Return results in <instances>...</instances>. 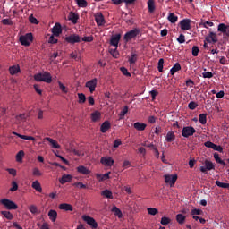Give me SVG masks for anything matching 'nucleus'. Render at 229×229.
Listing matches in <instances>:
<instances>
[{
  "mask_svg": "<svg viewBox=\"0 0 229 229\" xmlns=\"http://www.w3.org/2000/svg\"><path fill=\"white\" fill-rule=\"evenodd\" d=\"M165 140H166V142H174V140H176V135L174 134V131H168L166 133Z\"/></svg>",
  "mask_w": 229,
  "mask_h": 229,
  "instance_id": "23",
  "label": "nucleus"
},
{
  "mask_svg": "<svg viewBox=\"0 0 229 229\" xmlns=\"http://www.w3.org/2000/svg\"><path fill=\"white\" fill-rule=\"evenodd\" d=\"M168 21L172 24H174L175 22H178V16L174 15V13H170L168 15Z\"/></svg>",
  "mask_w": 229,
  "mask_h": 229,
  "instance_id": "39",
  "label": "nucleus"
},
{
  "mask_svg": "<svg viewBox=\"0 0 229 229\" xmlns=\"http://www.w3.org/2000/svg\"><path fill=\"white\" fill-rule=\"evenodd\" d=\"M17 189H19V185L17 184V182L15 181H13L12 188L10 189L11 192H15V191H17Z\"/></svg>",
  "mask_w": 229,
  "mask_h": 229,
  "instance_id": "58",
  "label": "nucleus"
},
{
  "mask_svg": "<svg viewBox=\"0 0 229 229\" xmlns=\"http://www.w3.org/2000/svg\"><path fill=\"white\" fill-rule=\"evenodd\" d=\"M82 42H93L94 41V37L93 36H87L83 37L81 38Z\"/></svg>",
  "mask_w": 229,
  "mask_h": 229,
  "instance_id": "59",
  "label": "nucleus"
},
{
  "mask_svg": "<svg viewBox=\"0 0 229 229\" xmlns=\"http://www.w3.org/2000/svg\"><path fill=\"white\" fill-rule=\"evenodd\" d=\"M45 140H47V142H49L50 146L54 148V149H60V144H58V142L56 141V140H53V138H49V137H46Z\"/></svg>",
  "mask_w": 229,
  "mask_h": 229,
  "instance_id": "19",
  "label": "nucleus"
},
{
  "mask_svg": "<svg viewBox=\"0 0 229 229\" xmlns=\"http://www.w3.org/2000/svg\"><path fill=\"white\" fill-rule=\"evenodd\" d=\"M77 172L80 173V174H90V170H89L87 167L83 165H80L77 167Z\"/></svg>",
  "mask_w": 229,
  "mask_h": 229,
  "instance_id": "29",
  "label": "nucleus"
},
{
  "mask_svg": "<svg viewBox=\"0 0 229 229\" xmlns=\"http://www.w3.org/2000/svg\"><path fill=\"white\" fill-rule=\"evenodd\" d=\"M127 114H128V106H125L119 114L120 119H124V115H126Z\"/></svg>",
  "mask_w": 229,
  "mask_h": 229,
  "instance_id": "49",
  "label": "nucleus"
},
{
  "mask_svg": "<svg viewBox=\"0 0 229 229\" xmlns=\"http://www.w3.org/2000/svg\"><path fill=\"white\" fill-rule=\"evenodd\" d=\"M109 53L113 56V58H119V51H117L116 47L115 49H110Z\"/></svg>",
  "mask_w": 229,
  "mask_h": 229,
  "instance_id": "51",
  "label": "nucleus"
},
{
  "mask_svg": "<svg viewBox=\"0 0 229 229\" xmlns=\"http://www.w3.org/2000/svg\"><path fill=\"white\" fill-rule=\"evenodd\" d=\"M191 21L190 19H183L180 21L181 30H183L184 31H189L191 30Z\"/></svg>",
  "mask_w": 229,
  "mask_h": 229,
  "instance_id": "14",
  "label": "nucleus"
},
{
  "mask_svg": "<svg viewBox=\"0 0 229 229\" xmlns=\"http://www.w3.org/2000/svg\"><path fill=\"white\" fill-rule=\"evenodd\" d=\"M52 33L54 37H60V35H62V25L60 23H55L52 28Z\"/></svg>",
  "mask_w": 229,
  "mask_h": 229,
  "instance_id": "15",
  "label": "nucleus"
},
{
  "mask_svg": "<svg viewBox=\"0 0 229 229\" xmlns=\"http://www.w3.org/2000/svg\"><path fill=\"white\" fill-rule=\"evenodd\" d=\"M121 72H123V74L124 76H128V77L131 76V73H130V72H128V69H126V68H124V67H122V68H121Z\"/></svg>",
  "mask_w": 229,
  "mask_h": 229,
  "instance_id": "64",
  "label": "nucleus"
},
{
  "mask_svg": "<svg viewBox=\"0 0 229 229\" xmlns=\"http://www.w3.org/2000/svg\"><path fill=\"white\" fill-rule=\"evenodd\" d=\"M111 212H113L114 216L119 217V219L123 217V211H121V209H119V208H117L116 206H113Z\"/></svg>",
  "mask_w": 229,
  "mask_h": 229,
  "instance_id": "27",
  "label": "nucleus"
},
{
  "mask_svg": "<svg viewBox=\"0 0 229 229\" xmlns=\"http://www.w3.org/2000/svg\"><path fill=\"white\" fill-rule=\"evenodd\" d=\"M87 89H89L90 93L92 94L96 90V87H98V79H93L86 82Z\"/></svg>",
  "mask_w": 229,
  "mask_h": 229,
  "instance_id": "12",
  "label": "nucleus"
},
{
  "mask_svg": "<svg viewBox=\"0 0 229 229\" xmlns=\"http://www.w3.org/2000/svg\"><path fill=\"white\" fill-rule=\"evenodd\" d=\"M101 196H104V198H107V199H114V195L112 193V191H110V190L102 191Z\"/></svg>",
  "mask_w": 229,
  "mask_h": 229,
  "instance_id": "28",
  "label": "nucleus"
},
{
  "mask_svg": "<svg viewBox=\"0 0 229 229\" xmlns=\"http://www.w3.org/2000/svg\"><path fill=\"white\" fill-rule=\"evenodd\" d=\"M95 17V22L98 26H105L106 21H105V16L103 15V13H97L94 14Z\"/></svg>",
  "mask_w": 229,
  "mask_h": 229,
  "instance_id": "8",
  "label": "nucleus"
},
{
  "mask_svg": "<svg viewBox=\"0 0 229 229\" xmlns=\"http://www.w3.org/2000/svg\"><path fill=\"white\" fill-rule=\"evenodd\" d=\"M29 210H30V213H32V214H34V215L38 214V208L37 206H35V205H30V206L29 207Z\"/></svg>",
  "mask_w": 229,
  "mask_h": 229,
  "instance_id": "52",
  "label": "nucleus"
},
{
  "mask_svg": "<svg viewBox=\"0 0 229 229\" xmlns=\"http://www.w3.org/2000/svg\"><path fill=\"white\" fill-rule=\"evenodd\" d=\"M160 223H161V225H163V226H167V225H169V223H171V218H169L167 216H163L161 218Z\"/></svg>",
  "mask_w": 229,
  "mask_h": 229,
  "instance_id": "44",
  "label": "nucleus"
},
{
  "mask_svg": "<svg viewBox=\"0 0 229 229\" xmlns=\"http://www.w3.org/2000/svg\"><path fill=\"white\" fill-rule=\"evenodd\" d=\"M188 108L190 110H196V108H198V103L191 101L188 104Z\"/></svg>",
  "mask_w": 229,
  "mask_h": 229,
  "instance_id": "54",
  "label": "nucleus"
},
{
  "mask_svg": "<svg viewBox=\"0 0 229 229\" xmlns=\"http://www.w3.org/2000/svg\"><path fill=\"white\" fill-rule=\"evenodd\" d=\"M9 72L11 76H15V74H18V72H21V67L19 64L13 65L9 67Z\"/></svg>",
  "mask_w": 229,
  "mask_h": 229,
  "instance_id": "25",
  "label": "nucleus"
},
{
  "mask_svg": "<svg viewBox=\"0 0 229 229\" xmlns=\"http://www.w3.org/2000/svg\"><path fill=\"white\" fill-rule=\"evenodd\" d=\"M138 58H139V55L137 54L131 52V57H129V59H128L130 65H133V64H136Z\"/></svg>",
  "mask_w": 229,
  "mask_h": 229,
  "instance_id": "31",
  "label": "nucleus"
},
{
  "mask_svg": "<svg viewBox=\"0 0 229 229\" xmlns=\"http://www.w3.org/2000/svg\"><path fill=\"white\" fill-rule=\"evenodd\" d=\"M133 127L138 131H144V130H146V128L148 127V124H146L144 123H140V122H136V123H134Z\"/></svg>",
  "mask_w": 229,
  "mask_h": 229,
  "instance_id": "21",
  "label": "nucleus"
},
{
  "mask_svg": "<svg viewBox=\"0 0 229 229\" xmlns=\"http://www.w3.org/2000/svg\"><path fill=\"white\" fill-rule=\"evenodd\" d=\"M32 189H35L38 192H42V186L38 181H34L32 182Z\"/></svg>",
  "mask_w": 229,
  "mask_h": 229,
  "instance_id": "38",
  "label": "nucleus"
},
{
  "mask_svg": "<svg viewBox=\"0 0 229 229\" xmlns=\"http://www.w3.org/2000/svg\"><path fill=\"white\" fill-rule=\"evenodd\" d=\"M59 89L62 90V92H64V94H67V87L64 85L61 81L58 82Z\"/></svg>",
  "mask_w": 229,
  "mask_h": 229,
  "instance_id": "62",
  "label": "nucleus"
},
{
  "mask_svg": "<svg viewBox=\"0 0 229 229\" xmlns=\"http://www.w3.org/2000/svg\"><path fill=\"white\" fill-rule=\"evenodd\" d=\"M178 71H182V65L180 64V63H176L170 70V74L172 76H174V74H176V72H178Z\"/></svg>",
  "mask_w": 229,
  "mask_h": 229,
  "instance_id": "26",
  "label": "nucleus"
},
{
  "mask_svg": "<svg viewBox=\"0 0 229 229\" xmlns=\"http://www.w3.org/2000/svg\"><path fill=\"white\" fill-rule=\"evenodd\" d=\"M35 81H44L45 83H51L53 81V77L51 73L45 72L43 73H38L34 75Z\"/></svg>",
  "mask_w": 229,
  "mask_h": 229,
  "instance_id": "1",
  "label": "nucleus"
},
{
  "mask_svg": "<svg viewBox=\"0 0 229 229\" xmlns=\"http://www.w3.org/2000/svg\"><path fill=\"white\" fill-rule=\"evenodd\" d=\"M202 77L203 78H214V73H212V72H202Z\"/></svg>",
  "mask_w": 229,
  "mask_h": 229,
  "instance_id": "57",
  "label": "nucleus"
},
{
  "mask_svg": "<svg viewBox=\"0 0 229 229\" xmlns=\"http://www.w3.org/2000/svg\"><path fill=\"white\" fill-rule=\"evenodd\" d=\"M100 162L101 164H103L104 165H106L107 167H112V165H114V161L110 157H102Z\"/></svg>",
  "mask_w": 229,
  "mask_h": 229,
  "instance_id": "16",
  "label": "nucleus"
},
{
  "mask_svg": "<svg viewBox=\"0 0 229 229\" xmlns=\"http://www.w3.org/2000/svg\"><path fill=\"white\" fill-rule=\"evenodd\" d=\"M78 98H79V103L81 105H83L87 101V97H85V94L83 93H78Z\"/></svg>",
  "mask_w": 229,
  "mask_h": 229,
  "instance_id": "46",
  "label": "nucleus"
},
{
  "mask_svg": "<svg viewBox=\"0 0 229 229\" xmlns=\"http://www.w3.org/2000/svg\"><path fill=\"white\" fill-rule=\"evenodd\" d=\"M65 42L68 44H80L81 42V38L78 34H71L65 38Z\"/></svg>",
  "mask_w": 229,
  "mask_h": 229,
  "instance_id": "7",
  "label": "nucleus"
},
{
  "mask_svg": "<svg viewBox=\"0 0 229 229\" xmlns=\"http://www.w3.org/2000/svg\"><path fill=\"white\" fill-rule=\"evenodd\" d=\"M48 217L52 223H55L58 217V212L55 209H50L48 212Z\"/></svg>",
  "mask_w": 229,
  "mask_h": 229,
  "instance_id": "24",
  "label": "nucleus"
},
{
  "mask_svg": "<svg viewBox=\"0 0 229 229\" xmlns=\"http://www.w3.org/2000/svg\"><path fill=\"white\" fill-rule=\"evenodd\" d=\"M157 71L159 72H164V59L163 58L159 59V61L157 63Z\"/></svg>",
  "mask_w": 229,
  "mask_h": 229,
  "instance_id": "45",
  "label": "nucleus"
},
{
  "mask_svg": "<svg viewBox=\"0 0 229 229\" xmlns=\"http://www.w3.org/2000/svg\"><path fill=\"white\" fill-rule=\"evenodd\" d=\"M78 19H80V16L76 14V13H72V12L70 13L69 21H71L72 24H76L78 22Z\"/></svg>",
  "mask_w": 229,
  "mask_h": 229,
  "instance_id": "30",
  "label": "nucleus"
},
{
  "mask_svg": "<svg viewBox=\"0 0 229 229\" xmlns=\"http://www.w3.org/2000/svg\"><path fill=\"white\" fill-rule=\"evenodd\" d=\"M196 133V129L192 126H186L183 127L182 130V135L185 138L188 139V137H192Z\"/></svg>",
  "mask_w": 229,
  "mask_h": 229,
  "instance_id": "6",
  "label": "nucleus"
},
{
  "mask_svg": "<svg viewBox=\"0 0 229 229\" xmlns=\"http://www.w3.org/2000/svg\"><path fill=\"white\" fill-rule=\"evenodd\" d=\"M147 4H148L149 13H153V12H155V8H156L155 7V0H148Z\"/></svg>",
  "mask_w": 229,
  "mask_h": 229,
  "instance_id": "37",
  "label": "nucleus"
},
{
  "mask_svg": "<svg viewBox=\"0 0 229 229\" xmlns=\"http://www.w3.org/2000/svg\"><path fill=\"white\" fill-rule=\"evenodd\" d=\"M112 127V125L110 124V122L108 121H105L101 126H100V131L101 133H106L110 128Z\"/></svg>",
  "mask_w": 229,
  "mask_h": 229,
  "instance_id": "22",
  "label": "nucleus"
},
{
  "mask_svg": "<svg viewBox=\"0 0 229 229\" xmlns=\"http://www.w3.org/2000/svg\"><path fill=\"white\" fill-rule=\"evenodd\" d=\"M140 34V29L134 28L124 34L123 40H125V42H130V40H132V38H135Z\"/></svg>",
  "mask_w": 229,
  "mask_h": 229,
  "instance_id": "2",
  "label": "nucleus"
},
{
  "mask_svg": "<svg viewBox=\"0 0 229 229\" xmlns=\"http://www.w3.org/2000/svg\"><path fill=\"white\" fill-rule=\"evenodd\" d=\"M214 158H215V161L216 162V164H220V165L226 167V162H225V160L221 159V157H219V155L216 152L214 154Z\"/></svg>",
  "mask_w": 229,
  "mask_h": 229,
  "instance_id": "33",
  "label": "nucleus"
},
{
  "mask_svg": "<svg viewBox=\"0 0 229 229\" xmlns=\"http://www.w3.org/2000/svg\"><path fill=\"white\" fill-rule=\"evenodd\" d=\"M83 221L87 223L89 226H92V228H98V222L93 217H90L89 216H82Z\"/></svg>",
  "mask_w": 229,
  "mask_h": 229,
  "instance_id": "13",
  "label": "nucleus"
},
{
  "mask_svg": "<svg viewBox=\"0 0 229 229\" xmlns=\"http://www.w3.org/2000/svg\"><path fill=\"white\" fill-rule=\"evenodd\" d=\"M216 185H217V187H220L221 189H228L229 187V183L226 182H221L220 181H216Z\"/></svg>",
  "mask_w": 229,
  "mask_h": 229,
  "instance_id": "47",
  "label": "nucleus"
},
{
  "mask_svg": "<svg viewBox=\"0 0 229 229\" xmlns=\"http://www.w3.org/2000/svg\"><path fill=\"white\" fill-rule=\"evenodd\" d=\"M110 178V172L106 173L104 174H97V179L98 182H105V180H108Z\"/></svg>",
  "mask_w": 229,
  "mask_h": 229,
  "instance_id": "34",
  "label": "nucleus"
},
{
  "mask_svg": "<svg viewBox=\"0 0 229 229\" xmlns=\"http://www.w3.org/2000/svg\"><path fill=\"white\" fill-rule=\"evenodd\" d=\"M13 135H16V137H19L20 139H23V140H35V137H33V136L22 135V134H19L15 131L13 132Z\"/></svg>",
  "mask_w": 229,
  "mask_h": 229,
  "instance_id": "32",
  "label": "nucleus"
},
{
  "mask_svg": "<svg viewBox=\"0 0 229 229\" xmlns=\"http://www.w3.org/2000/svg\"><path fill=\"white\" fill-rule=\"evenodd\" d=\"M20 42H21V46H25L26 47H28V46H30V42H33V34L27 33L23 36H21Z\"/></svg>",
  "mask_w": 229,
  "mask_h": 229,
  "instance_id": "5",
  "label": "nucleus"
},
{
  "mask_svg": "<svg viewBox=\"0 0 229 229\" xmlns=\"http://www.w3.org/2000/svg\"><path fill=\"white\" fill-rule=\"evenodd\" d=\"M75 2L79 8H87V6H89V3L86 2V0H75Z\"/></svg>",
  "mask_w": 229,
  "mask_h": 229,
  "instance_id": "42",
  "label": "nucleus"
},
{
  "mask_svg": "<svg viewBox=\"0 0 229 229\" xmlns=\"http://www.w3.org/2000/svg\"><path fill=\"white\" fill-rule=\"evenodd\" d=\"M185 219H187V216L183 214H177L176 215V221L179 225H183L185 223Z\"/></svg>",
  "mask_w": 229,
  "mask_h": 229,
  "instance_id": "35",
  "label": "nucleus"
},
{
  "mask_svg": "<svg viewBox=\"0 0 229 229\" xmlns=\"http://www.w3.org/2000/svg\"><path fill=\"white\" fill-rule=\"evenodd\" d=\"M29 21H30V22L31 23V24H38V20H37V18H35L34 16H33V14H30V16H29Z\"/></svg>",
  "mask_w": 229,
  "mask_h": 229,
  "instance_id": "56",
  "label": "nucleus"
},
{
  "mask_svg": "<svg viewBox=\"0 0 229 229\" xmlns=\"http://www.w3.org/2000/svg\"><path fill=\"white\" fill-rule=\"evenodd\" d=\"M99 119H101V113H99V111H95L91 114V120L93 123H97Z\"/></svg>",
  "mask_w": 229,
  "mask_h": 229,
  "instance_id": "36",
  "label": "nucleus"
},
{
  "mask_svg": "<svg viewBox=\"0 0 229 229\" xmlns=\"http://www.w3.org/2000/svg\"><path fill=\"white\" fill-rule=\"evenodd\" d=\"M59 209L65 210V212H72L74 210V208L71 204L62 203L59 205Z\"/></svg>",
  "mask_w": 229,
  "mask_h": 229,
  "instance_id": "20",
  "label": "nucleus"
},
{
  "mask_svg": "<svg viewBox=\"0 0 229 229\" xmlns=\"http://www.w3.org/2000/svg\"><path fill=\"white\" fill-rule=\"evenodd\" d=\"M1 216H4L5 219H8L9 221H12L13 219V215L10 211H1Z\"/></svg>",
  "mask_w": 229,
  "mask_h": 229,
  "instance_id": "41",
  "label": "nucleus"
},
{
  "mask_svg": "<svg viewBox=\"0 0 229 229\" xmlns=\"http://www.w3.org/2000/svg\"><path fill=\"white\" fill-rule=\"evenodd\" d=\"M217 31H219L220 33H223L225 38H229V25H226L225 23H220L217 27Z\"/></svg>",
  "mask_w": 229,
  "mask_h": 229,
  "instance_id": "9",
  "label": "nucleus"
},
{
  "mask_svg": "<svg viewBox=\"0 0 229 229\" xmlns=\"http://www.w3.org/2000/svg\"><path fill=\"white\" fill-rule=\"evenodd\" d=\"M177 42H179V44H185V35L180 34L179 38H177Z\"/></svg>",
  "mask_w": 229,
  "mask_h": 229,
  "instance_id": "63",
  "label": "nucleus"
},
{
  "mask_svg": "<svg viewBox=\"0 0 229 229\" xmlns=\"http://www.w3.org/2000/svg\"><path fill=\"white\" fill-rule=\"evenodd\" d=\"M191 54L193 56H198V55H199V47H198V46H193L191 48Z\"/></svg>",
  "mask_w": 229,
  "mask_h": 229,
  "instance_id": "53",
  "label": "nucleus"
},
{
  "mask_svg": "<svg viewBox=\"0 0 229 229\" xmlns=\"http://www.w3.org/2000/svg\"><path fill=\"white\" fill-rule=\"evenodd\" d=\"M121 40V34H116L111 38L110 44L114 47H119V42Z\"/></svg>",
  "mask_w": 229,
  "mask_h": 229,
  "instance_id": "17",
  "label": "nucleus"
},
{
  "mask_svg": "<svg viewBox=\"0 0 229 229\" xmlns=\"http://www.w3.org/2000/svg\"><path fill=\"white\" fill-rule=\"evenodd\" d=\"M147 212L149 216H157L158 210L156 208H147Z\"/></svg>",
  "mask_w": 229,
  "mask_h": 229,
  "instance_id": "48",
  "label": "nucleus"
},
{
  "mask_svg": "<svg viewBox=\"0 0 229 229\" xmlns=\"http://www.w3.org/2000/svg\"><path fill=\"white\" fill-rule=\"evenodd\" d=\"M199 121L200 124H207V114H200L199 115Z\"/></svg>",
  "mask_w": 229,
  "mask_h": 229,
  "instance_id": "43",
  "label": "nucleus"
},
{
  "mask_svg": "<svg viewBox=\"0 0 229 229\" xmlns=\"http://www.w3.org/2000/svg\"><path fill=\"white\" fill-rule=\"evenodd\" d=\"M217 40V34L212 31H210L205 38V42H208V44H216Z\"/></svg>",
  "mask_w": 229,
  "mask_h": 229,
  "instance_id": "11",
  "label": "nucleus"
},
{
  "mask_svg": "<svg viewBox=\"0 0 229 229\" xmlns=\"http://www.w3.org/2000/svg\"><path fill=\"white\" fill-rule=\"evenodd\" d=\"M72 181V175L71 174H64L61 179H59V182L61 185H65V183H69Z\"/></svg>",
  "mask_w": 229,
  "mask_h": 229,
  "instance_id": "18",
  "label": "nucleus"
},
{
  "mask_svg": "<svg viewBox=\"0 0 229 229\" xmlns=\"http://www.w3.org/2000/svg\"><path fill=\"white\" fill-rule=\"evenodd\" d=\"M0 204L3 205L7 210H17L19 206L15 204V202L8 199H2L0 200Z\"/></svg>",
  "mask_w": 229,
  "mask_h": 229,
  "instance_id": "3",
  "label": "nucleus"
},
{
  "mask_svg": "<svg viewBox=\"0 0 229 229\" xmlns=\"http://www.w3.org/2000/svg\"><path fill=\"white\" fill-rule=\"evenodd\" d=\"M176 180H178V175H165V183H169L170 187H174V183H176Z\"/></svg>",
  "mask_w": 229,
  "mask_h": 229,
  "instance_id": "10",
  "label": "nucleus"
},
{
  "mask_svg": "<svg viewBox=\"0 0 229 229\" xmlns=\"http://www.w3.org/2000/svg\"><path fill=\"white\" fill-rule=\"evenodd\" d=\"M43 173L40 171V169H38V167H34L32 169V175L37 177V178H40V176H43Z\"/></svg>",
  "mask_w": 229,
  "mask_h": 229,
  "instance_id": "40",
  "label": "nucleus"
},
{
  "mask_svg": "<svg viewBox=\"0 0 229 229\" xmlns=\"http://www.w3.org/2000/svg\"><path fill=\"white\" fill-rule=\"evenodd\" d=\"M24 157V150H20L17 154H16V161L18 162H22V157Z\"/></svg>",
  "mask_w": 229,
  "mask_h": 229,
  "instance_id": "50",
  "label": "nucleus"
},
{
  "mask_svg": "<svg viewBox=\"0 0 229 229\" xmlns=\"http://www.w3.org/2000/svg\"><path fill=\"white\" fill-rule=\"evenodd\" d=\"M73 187H79V189H87V185L83 184V182H77L73 184Z\"/></svg>",
  "mask_w": 229,
  "mask_h": 229,
  "instance_id": "61",
  "label": "nucleus"
},
{
  "mask_svg": "<svg viewBox=\"0 0 229 229\" xmlns=\"http://www.w3.org/2000/svg\"><path fill=\"white\" fill-rule=\"evenodd\" d=\"M214 169H216V165H214L212 161H208V159L204 161V166L199 167L200 173H204V174H207L208 171H213Z\"/></svg>",
  "mask_w": 229,
  "mask_h": 229,
  "instance_id": "4",
  "label": "nucleus"
},
{
  "mask_svg": "<svg viewBox=\"0 0 229 229\" xmlns=\"http://www.w3.org/2000/svg\"><path fill=\"white\" fill-rule=\"evenodd\" d=\"M2 24H4V26H12L13 22L10 19H4L2 20Z\"/></svg>",
  "mask_w": 229,
  "mask_h": 229,
  "instance_id": "60",
  "label": "nucleus"
},
{
  "mask_svg": "<svg viewBox=\"0 0 229 229\" xmlns=\"http://www.w3.org/2000/svg\"><path fill=\"white\" fill-rule=\"evenodd\" d=\"M201 214H203V210L201 209L195 208L191 211V216H201Z\"/></svg>",
  "mask_w": 229,
  "mask_h": 229,
  "instance_id": "55",
  "label": "nucleus"
}]
</instances>
